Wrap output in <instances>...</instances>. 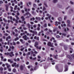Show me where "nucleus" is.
<instances>
[{"label": "nucleus", "instance_id": "nucleus-1", "mask_svg": "<svg viewBox=\"0 0 74 74\" xmlns=\"http://www.w3.org/2000/svg\"><path fill=\"white\" fill-rule=\"evenodd\" d=\"M56 69L57 70L58 72H62V71H63V69H59V68H58V66L57 65H56Z\"/></svg>", "mask_w": 74, "mask_h": 74}, {"label": "nucleus", "instance_id": "nucleus-2", "mask_svg": "<svg viewBox=\"0 0 74 74\" xmlns=\"http://www.w3.org/2000/svg\"><path fill=\"white\" fill-rule=\"evenodd\" d=\"M38 43L37 42H35V45H34V47H36L37 49H40L41 48V47H38L37 45H38Z\"/></svg>", "mask_w": 74, "mask_h": 74}, {"label": "nucleus", "instance_id": "nucleus-3", "mask_svg": "<svg viewBox=\"0 0 74 74\" xmlns=\"http://www.w3.org/2000/svg\"><path fill=\"white\" fill-rule=\"evenodd\" d=\"M67 58H69L70 60H71V58H73V59H74V54H73L72 55H71L70 56L69 55H67Z\"/></svg>", "mask_w": 74, "mask_h": 74}, {"label": "nucleus", "instance_id": "nucleus-4", "mask_svg": "<svg viewBox=\"0 0 74 74\" xmlns=\"http://www.w3.org/2000/svg\"><path fill=\"white\" fill-rule=\"evenodd\" d=\"M26 15H27V16L26 17L27 18H29L30 16H31V14L29 13V12H28L27 13H26L25 14H24V16H25Z\"/></svg>", "mask_w": 74, "mask_h": 74}, {"label": "nucleus", "instance_id": "nucleus-5", "mask_svg": "<svg viewBox=\"0 0 74 74\" xmlns=\"http://www.w3.org/2000/svg\"><path fill=\"white\" fill-rule=\"evenodd\" d=\"M16 62H14V64H13L12 65V67H14V66H15V67H19V64H17L16 65Z\"/></svg>", "mask_w": 74, "mask_h": 74}, {"label": "nucleus", "instance_id": "nucleus-6", "mask_svg": "<svg viewBox=\"0 0 74 74\" xmlns=\"http://www.w3.org/2000/svg\"><path fill=\"white\" fill-rule=\"evenodd\" d=\"M53 43H51V42H49L47 43V45L48 46H50L51 47H53Z\"/></svg>", "mask_w": 74, "mask_h": 74}, {"label": "nucleus", "instance_id": "nucleus-7", "mask_svg": "<svg viewBox=\"0 0 74 74\" xmlns=\"http://www.w3.org/2000/svg\"><path fill=\"white\" fill-rule=\"evenodd\" d=\"M47 16H48V17H46L45 18V19H46V20H48V18H49V19H50L51 18V16L50 15H49V14H47Z\"/></svg>", "mask_w": 74, "mask_h": 74}, {"label": "nucleus", "instance_id": "nucleus-8", "mask_svg": "<svg viewBox=\"0 0 74 74\" xmlns=\"http://www.w3.org/2000/svg\"><path fill=\"white\" fill-rule=\"evenodd\" d=\"M29 31L30 32H31V33H34V34H37V32L36 31H33L32 30H30V29H29Z\"/></svg>", "mask_w": 74, "mask_h": 74}, {"label": "nucleus", "instance_id": "nucleus-9", "mask_svg": "<svg viewBox=\"0 0 74 74\" xmlns=\"http://www.w3.org/2000/svg\"><path fill=\"white\" fill-rule=\"evenodd\" d=\"M9 56L10 57H12L14 56V54L13 53V52H11L10 53H9Z\"/></svg>", "mask_w": 74, "mask_h": 74}, {"label": "nucleus", "instance_id": "nucleus-10", "mask_svg": "<svg viewBox=\"0 0 74 74\" xmlns=\"http://www.w3.org/2000/svg\"><path fill=\"white\" fill-rule=\"evenodd\" d=\"M23 38H24L25 40H26L27 39H29V38H27V36L26 35H25V36H23Z\"/></svg>", "mask_w": 74, "mask_h": 74}, {"label": "nucleus", "instance_id": "nucleus-11", "mask_svg": "<svg viewBox=\"0 0 74 74\" xmlns=\"http://www.w3.org/2000/svg\"><path fill=\"white\" fill-rule=\"evenodd\" d=\"M68 71V66L67 65H66L65 67V70L64 71L66 72Z\"/></svg>", "mask_w": 74, "mask_h": 74}, {"label": "nucleus", "instance_id": "nucleus-12", "mask_svg": "<svg viewBox=\"0 0 74 74\" xmlns=\"http://www.w3.org/2000/svg\"><path fill=\"white\" fill-rule=\"evenodd\" d=\"M67 22L68 23V26H69V27H70V21L69 20H67Z\"/></svg>", "mask_w": 74, "mask_h": 74}, {"label": "nucleus", "instance_id": "nucleus-13", "mask_svg": "<svg viewBox=\"0 0 74 74\" xmlns=\"http://www.w3.org/2000/svg\"><path fill=\"white\" fill-rule=\"evenodd\" d=\"M61 23L59 22H58L57 21H56L55 22V25L56 26H58V24L60 25Z\"/></svg>", "mask_w": 74, "mask_h": 74}, {"label": "nucleus", "instance_id": "nucleus-14", "mask_svg": "<svg viewBox=\"0 0 74 74\" xmlns=\"http://www.w3.org/2000/svg\"><path fill=\"white\" fill-rule=\"evenodd\" d=\"M5 65L7 66V67L8 69H9V67H10L11 66L10 65V64H8L6 63L5 64Z\"/></svg>", "mask_w": 74, "mask_h": 74}, {"label": "nucleus", "instance_id": "nucleus-15", "mask_svg": "<svg viewBox=\"0 0 74 74\" xmlns=\"http://www.w3.org/2000/svg\"><path fill=\"white\" fill-rule=\"evenodd\" d=\"M0 56H1V60H3V59H4V57L3 56V54H1V53H0Z\"/></svg>", "mask_w": 74, "mask_h": 74}, {"label": "nucleus", "instance_id": "nucleus-16", "mask_svg": "<svg viewBox=\"0 0 74 74\" xmlns=\"http://www.w3.org/2000/svg\"><path fill=\"white\" fill-rule=\"evenodd\" d=\"M13 21H15L16 23H18V20L15 18L13 19Z\"/></svg>", "mask_w": 74, "mask_h": 74}, {"label": "nucleus", "instance_id": "nucleus-17", "mask_svg": "<svg viewBox=\"0 0 74 74\" xmlns=\"http://www.w3.org/2000/svg\"><path fill=\"white\" fill-rule=\"evenodd\" d=\"M58 1V0H53L52 1L54 3H57Z\"/></svg>", "mask_w": 74, "mask_h": 74}, {"label": "nucleus", "instance_id": "nucleus-18", "mask_svg": "<svg viewBox=\"0 0 74 74\" xmlns=\"http://www.w3.org/2000/svg\"><path fill=\"white\" fill-rule=\"evenodd\" d=\"M34 38V39H36L37 40H39V37H37H37L36 36H35Z\"/></svg>", "mask_w": 74, "mask_h": 74}, {"label": "nucleus", "instance_id": "nucleus-19", "mask_svg": "<svg viewBox=\"0 0 74 74\" xmlns=\"http://www.w3.org/2000/svg\"><path fill=\"white\" fill-rule=\"evenodd\" d=\"M36 19H37V20H38V21H40L41 20V18L40 17H36Z\"/></svg>", "mask_w": 74, "mask_h": 74}, {"label": "nucleus", "instance_id": "nucleus-20", "mask_svg": "<svg viewBox=\"0 0 74 74\" xmlns=\"http://www.w3.org/2000/svg\"><path fill=\"white\" fill-rule=\"evenodd\" d=\"M11 38V37L10 36H8V37L6 38V41H8V39H10Z\"/></svg>", "mask_w": 74, "mask_h": 74}, {"label": "nucleus", "instance_id": "nucleus-21", "mask_svg": "<svg viewBox=\"0 0 74 74\" xmlns=\"http://www.w3.org/2000/svg\"><path fill=\"white\" fill-rule=\"evenodd\" d=\"M8 62H10V63H12V62H13L12 61H11V60L10 59H8Z\"/></svg>", "mask_w": 74, "mask_h": 74}, {"label": "nucleus", "instance_id": "nucleus-22", "mask_svg": "<svg viewBox=\"0 0 74 74\" xmlns=\"http://www.w3.org/2000/svg\"><path fill=\"white\" fill-rule=\"evenodd\" d=\"M20 69L21 70H22L23 69V66L21 65L20 66Z\"/></svg>", "mask_w": 74, "mask_h": 74}, {"label": "nucleus", "instance_id": "nucleus-23", "mask_svg": "<svg viewBox=\"0 0 74 74\" xmlns=\"http://www.w3.org/2000/svg\"><path fill=\"white\" fill-rule=\"evenodd\" d=\"M21 18L22 19V21H25V18H24V17H23V16H22L21 17Z\"/></svg>", "mask_w": 74, "mask_h": 74}, {"label": "nucleus", "instance_id": "nucleus-24", "mask_svg": "<svg viewBox=\"0 0 74 74\" xmlns=\"http://www.w3.org/2000/svg\"><path fill=\"white\" fill-rule=\"evenodd\" d=\"M35 2H37V3H40V0H35Z\"/></svg>", "mask_w": 74, "mask_h": 74}, {"label": "nucleus", "instance_id": "nucleus-25", "mask_svg": "<svg viewBox=\"0 0 74 74\" xmlns=\"http://www.w3.org/2000/svg\"><path fill=\"white\" fill-rule=\"evenodd\" d=\"M4 54L5 55H10V53H5Z\"/></svg>", "mask_w": 74, "mask_h": 74}, {"label": "nucleus", "instance_id": "nucleus-26", "mask_svg": "<svg viewBox=\"0 0 74 74\" xmlns=\"http://www.w3.org/2000/svg\"><path fill=\"white\" fill-rule=\"evenodd\" d=\"M44 4L45 5V7H47V3L45 2H44Z\"/></svg>", "mask_w": 74, "mask_h": 74}, {"label": "nucleus", "instance_id": "nucleus-27", "mask_svg": "<svg viewBox=\"0 0 74 74\" xmlns=\"http://www.w3.org/2000/svg\"><path fill=\"white\" fill-rule=\"evenodd\" d=\"M8 7L6 6V11H8Z\"/></svg>", "mask_w": 74, "mask_h": 74}, {"label": "nucleus", "instance_id": "nucleus-28", "mask_svg": "<svg viewBox=\"0 0 74 74\" xmlns=\"http://www.w3.org/2000/svg\"><path fill=\"white\" fill-rule=\"evenodd\" d=\"M19 40V38L17 37L16 38L14 39V41H16V40Z\"/></svg>", "mask_w": 74, "mask_h": 74}, {"label": "nucleus", "instance_id": "nucleus-29", "mask_svg": "<svg viewBox=\"0 0 74 74\" xmlns=\"http://www.w3.org/2000/svg\"><path fill=\"white\" fill-rule=\"evenodd\" d=\"M47 60H53V59L52 58H51V59H50V58H48L47 59Z\"/></svg>", "mask_w": 74, "mask_h": 74}, {"label": "nucleus", "instance_id": "nucleus-30", "mask_svg": "<svg viewBox=\"0 0 74 74\" xmlns=\"http://www.w3.org/2000/svg\"><path fill=\"white\" fill-rule=\"evenodd\" d=\"M10 8L11 9L10 11L11 12H12V9H13V7H12V6H10Z\"/></svg>", "mask_w": 74, "mask_h": 74}, {"label": "nucleus", "instance_id": "nucleus-31", "mask_svg": "<svg viewBox=\"0 0 74 74\" xmlns=\"http://www.w3.org/2000/svg\"><path fill=\"white\" fill-rule=\"evenodd\" d=\"M33 5L34 7H37V5L35 3L33 4Z\"/></svg>", "mask_w": 74, "mask_h": 74}, {"label": "nucleus", "instance_id": "nucleus-32", "mask_svg": "<svg viewBox=\"0 0 74 74\" xmlns=\"http://www.w3.org/2000/svg\"><path fill=\"white\" fill-rule=\"evenodd\" d=\"M10 22H11L12 23H13V21H10L9 20L8 21V23H9Z\"/></svg>", "mask_w": 74, "mask_h": 74}, {"label": "nucleus", "instance_id": "nucleus-33", "mask_svg": "<svg viewBox=\"0 0 74 74\" xmlns=\"http://www.w3.org/2000/svg\"><path fill=\"white\" fill-rule=\"evenodd\" d=\"M14 35V36H15L14 34H15V32H14L13 31H12V34H11V35H12V34Z\"/></svg>", "mask_w": 74, "mask_h": 74}, {"label": "nucleus", "instance_id": "nucleus-34", "mask_svg": "<svg viewBox=\"0 0 74 74\" xmlns=\"http://www.w3.org/2000/svg\"><path fill=\"white\" fill-rule=\"evenodd\" d=\"M32 14H33L34 15H35V14H36V12H34V11H32Z\"/></svg>", "mask_w": 74, "mask_h": 74}, {"label": "nucleus", "instance_id": "nucleus-35", "mask_svg": "<svg viewBox=\"0 0 74 74\" xmlns=\"http://www.w3.org/2000/svg\"><path fill=\"white\" fill-rule=\"evenodd\" d=\"M27 36H31L32 34H29L28 33H27Z\"/></svg>", "mask_w": 74, "mask_h": 74}, {"label": "nucleus", "instance_id": "nucleus-36", "mask_svg": "<svg viewBox=\"0 0 74 74\" xmlns=\"http://www.w3.org/2000/svg\"><path fill=\"white\" fill-rule=\"evenodd\" d=\"M58 21H61L62 20V19L61 18H60L58 19Z\"/></svg>", "mask_w": 74, "mask_h": 74}, {"label": "nucleus", "instance_id": "nucleus-37", "mask_svg": "<svg viewBox=\"0 0 74 74\" xmlns=\"http://www.w3.org/2000/svg\"><path fill=\"white\" fill-rule=\"evenodd\" d=\"M0 71H3V67H1L0 68Z\"/></svg>", "mask_w": 74, "mask_h": 74}, {"label": "nucleus", "instance_id": "nucleus-38", "mask_svg": "<svg viewBox=\"0 0 74 74\" xmlns=\"http://www.w3.org/2000/svg\"><path fill=\"white\" fill-rule=\"evenodd\" d=\"M15 16L16 18L17 19H19V17H18V16L16 15Z\"/></svg>", "mask_w": 74, "mask_h": 74}, {"label": "nucleus", "instance_id": "nucleus-39", "mask_svg": "<svg viewBox=\"0 0 74 74\" xmlns=\"http://www.w3.org/2000/svg\"><path fill=\"white\" fill-rule=\"evenodd\" d=\"M13 71L15 73V72H16V69H13Z\"/></svg>", "mask_w": 74, "mask_h": 74}, {"label": "nucleus", "instance_id": "nucleus-40", "mask_svg": "<svg viewBox=\"0 0 74 74\" xmlns=\"http://www.w3.org/2000/svg\"><path fill=\"white\" fill-rule=\"evenodd\" d=\"M32 19H33V20H35V18L34 17H33L32 18H31L30 19V21H32Z\"/></svg>", "mask_w": 74, "mask_h": 74}, {"label": "nucleus", "instance_id": "nucleus-41", "mask_svg": "<svg viewBox=\"0 0 74 74\" xmlns=\"http://www.w3.org/2000/svg\"><path fill=\"white\" fill-rule=\"evenodd\" d=\"M17 5H16L15 6V8H14V10H16V8H17Z\"/></svg>", "mask_w": 74, "mask_h": 74}, {"label": "nucleus", "instance_id": "nucleus-42", "mask_svg": "<svg viewBox=\"0 0 74 74\" xmlns=\"http://www.w3.org/2000/svg\"><path fill=\"white\" fill-rule=\"evenodd\" d=\"M42 5V3H40L38 4V6H41Z\"/></svg>", "mask_w": 74, "mask_h": 74}, {"label": "nucleus", "instance_id": "nucleus-43", "mask_svg": "<svg viewBox=\"0 0 74 74\" xmlns=\"http://www.w3.org/2000/svg\"><path fill=\"white\" fill-rule=\"evenodd\" d=\"M32 66H28V69H30V67H32Z\"/></svg>", "mask_w": 74, "mask_h": 74}, {"label": "nucleus", "instance_id": "nucleus-44", "mask_svg": "<svg viewBox=\"0 0 74 74\" xmlns=\"http://www.w3.org/2000/svg\"><path fill=\"white\" fill-rule=\"evenodd\" d=\"M66 18H67V16H64V20H66Z\"/></svg>", "mask_w": 74, "mask_h": 74}, {"label": "nucleus", "instance_id": "nucleus-45", "mask_svg": "<svg viewBox=\"0 0 74 74\" xmlns=\"http://www.w3.org/2000/svg\"><path fill=\"white\" fill-rule=\"evenodd\" d=\"M3 20L4 21V22H7V20H6L5 18H3Z\"/></svg>", "mask_w": 74, "mask_h": 74}, {"label": "nucleus", "instance_id": "nucleus-46", "mask_svg": "<svg viewBox=\"0 0 74 74\" xmlns=\"http://www.w3.org/2000/svg\"><path fill=\"white\" fill-rule=\"evenodd\" d=\"M25 49V48H23L21 49V51H23V50Z\"/></svg>", "mask_w": 74, "mask_h": 74}, {"label": "nucleus", "instance_id": "nucleus-47", "mask_svg": "<svg viewBox=\"0 0 74 74\" xmlns=\"http://www.w3.org/2000/svg\"><path fill=\"white\" fill-rule=\"evenodd\" d=\"M27 25L28 26V28H30V25H29V24H27Z\"/></svg>", "mask_w": 74, "mask_h": 74}, {"label": "nucleus", "instance_id": "nucleus-48", "mask_svg": "<svg viewBox=\"0 0 74 74\" xmlns=\"http://www.w3.org/2000/svg\"><path fill=\"white\" fill-rule=\"evenodd\" d=\"M56 38H60V36L59 35L57 36H56Z\"/></svg>", "mask_w": 74, "mask_h": 74}, {"label": "nucleus", "instance_id": "nucleus-49", "mask_svg": "<svg viewBox=\"0 0 74 74\" xmlns=\"http://www.w3.org/2000/svg\"><path fill=\"white\" fill-rule=\"evenodd\" d=\"M45 10H46V9L44 7L43 8V11H45Z\"/></svg>", "mask_w": 74, "mask_h": 74}, {"label": "nucleus", "instance_id": "nucleus-50", "mask_svg": "<svg viewBox=\"0 0 74 74\" xmlns=\"http://www.w3.org/2000/svg\"><path fill=\"white\" fill-rule=\"evenodd\" d=\"M70 3L71 4H74V3L72 2V1H70Z\"/></svg>", "mask_w": 74, "mask_h": 74}, {"label": "nucleus", "instance_id": "nucleus-51", "mask_svg": "<svg viewBox=\"0 0 74 74\" xmlns=\"http://www.w3.org/2000/svg\"><path fill=\"white\" fill-rule=\"evenodd\" d=\"M28 4H29V5H32V2H28Z\"/></svg>", "mask_w": 74, "mask_h": 74}, {"label": "nucleus", "instance_id": "nucleus-52", "mask_svg": "<svg viewBox=\"0 0 74 74\" xmlns=\"http://www.w3.org/2000/svg\"><path fill=\"white\" fill-rule=\"evenodd\" d=\"M58 28L60 30L61 29V27L60 26V25L58 26Z\"/></svg>", "mask_w": 74, "mask_h": 74}, {"label": "nucleus", "instance_id": "nucleus-53", "mask_svg": "<svg viewBox=\"0 0 74 74\" xmlns=\"http://www.w3.org/2000/svg\"><path fill=\"white\" fill-rule=\"evenodd\" d=\"M3 2L1 1H0V4H3Z\"/></svg>", "mask_w": 74, "mask_h": 74}, {"label": "nucleus", "instance_id": "nucleus-54", "mask_svg": "<svg viewBox=\"0 0 74 74\" xmlns=\"http://www.w3.org/2000/svg\"><path fill=\"white\" fill-rule=\"evenodd\" d=\"M24 10L25 12H27V8H24Z\"/></svg>", "mask_w": 74, "mask_h": 74}, {"label": "nucleus", "instance_id": "nucleus-55", "mask_svg": "<svg viewBox=\"0 0 74 74\" xmlns=\"http://www.w3.org/2000/svg\"><path fill=\"white\" fill-rule=\"evenodd\" d=\"M30 53L29 52L27 54V55H30Z\"/></svg>", "mask_w": 74, "mask_h": 74}, {"label": "nucleus", "instance_id": "nucleus-56", "mask_svg": "<svg viewBox=\"0 0 74 74\" xmlns=\"http://www.w3.org/2000/svg\"><path fill=\"white\" fill-rule=\"evenodd\" d=\"M23 35H24L25 34V33H23V34H22V33H21V36H23Z\"/></svg>", "mask_w": 74, "mask_h": 74}, {"label": "nucleus", "instance_id": "nucleus-57", "mask_svg": "<svg viewBox=\"0 0 74 74\" xmlns=\"http://www.w3.org/2000/svg\"><path fill=\"white\" fill-rule=\"evenodd\" d=\"M13 45H16V43L14 42H13Z\"/></svg>", "mask_w": 74, "mask_h": 74}, {"label": "nucleus", "instance_id": "nucleus-58", "mask_svg": "<svg viewBox=\"0 0 74 74\" xmlns=\"http://www.w3.org/2000/svg\"><path fill=\"white\" fill-rule=\"evenodd\" d=\"M19 60H20V59H19V58H17V61H18V62H19Z\"/></svg>", "mask_w": 74, "mask_h": 74}, {"label": "nucleus", "instance_id": "nucleus-59", "mask_svg": "<svg viewBox=\"0 0 74 74\" xmlns=\"http://www.w3.org/2000/svg\"><path fill=\"white\" fill-rule=\"evenodd\" d=\"M45 16L44 15L43 16V17H42L41 18V20H43L44 19V17Z\"/></svg>", "mask_w": 74, "mask_h": 74}, {"label": "nucleus", "instance_id": "nucleus-60", "mask_svg": "<svg viewBox=\"0 0 74 74\" xmlns=\"http://www.w3.org/2000/svg\"><path fill=\"white\" fill-rule=\"evenodd\" d=\"M9 71H11V69H8Z\"/></svg>", "mask_w": 74, "mask_h": 74}, {"label": "nucleus", "instance_id": "nucleus-61", "mask_svg": "<svg viewBox=\"0 0 74 74\" xmlns=\"http://www.w3.org/2000/svg\"><path fill=\"white\" fill-rule=\"evenodd\" d=\"M14 2H15V3H16V4L17 3V1H16V0H14Z\"/></svg>", "mask_w": 74, "mask_h": 74}, {"label": "nucleus", "instance_id": "nucleus-62", "mask_svg": "<svg viewBox=\"0 0 74 74\" xmlns=\"http://www.w3.org/2000/svg\"><path fill=\"white\" fill-rule=\"evenodd\" d=\"M23 3L22 2H20V5H23Z\"/></svg>", "mask_w": 74, "mask_h": 74}, {"label": "nucleus", "instance_id": "nucleus-63", "mask_svg": "<svg viewBox=\"0 0 74 74\" xmlns=\"http://www.w3.org/2000/svg\"><path fill=\"white\" fill-rule=\"evenodd\" d=\"M7 71H5L4 72V74H7Z\"/></svg>", "mask_w": 74, "mask_h": 74}, {"label": "nucleus", "instance_id": "nucleus-64", "mask_svg": "<svg viewBox=\"0 0 74 74\" xmlns=\"http://www.w3.org/2000/svg\"><path fill=\"white\" fill-rule=\"evenodd\" d=\"M7 74H13V73H8Z\"/></svg>", "mask_w": 74, "mask_h": 74}]
</instances>
